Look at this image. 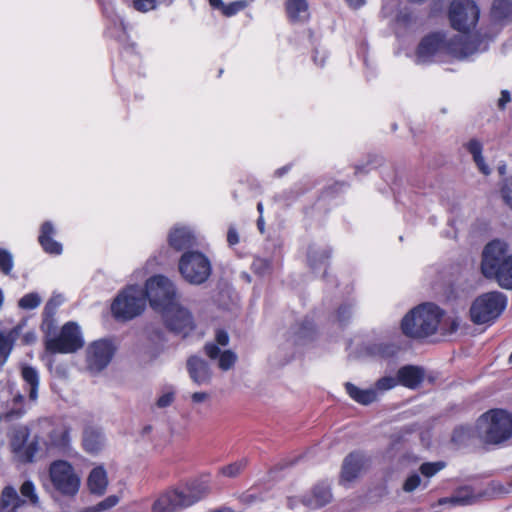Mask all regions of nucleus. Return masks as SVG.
<instances>
[{
    "mask_svg": "<svg viewBox=\"0 0 512 512\" xmlns=\"http://www.w3.org/2000/svg\"><path fill=\"white\" fill-rule=\"evenodd\" d=\"M145 301L162 314L166 328L176 335L187 337L195 329L191 312L179 304L176 285L167 276L158 274L145 282Z\"/></svg>",
    "mask_w": 512,
    "mask_h": 512,
    "instance_id": "obj_1",
    "label": "nucleus"
},
{
    "mask_svg": "<svg viewBox=\"0 0 512 512\" xmlns=\"http://www.w3.org/2000/svg\"><path fill=\"white\" fill-rule=\"evenodd\" d=\"M56 309L57 303L53 300H49L43 309L40 329L45 351L51 355L75 353L84 346L80 327L76 322L68 321L58 331Z\"/></svg>",
    "mask_w": 512,
    "mask_h": 512,
    "instance_id": "obj_2",
    "label": "nucleus"
},
{
    "mask_svg": "<svg viewBox=\"0 0 512 512\" xmlns=\"http://www.w3.org/2000/svg\"><path fill=\"white\" fill-rule=\"evenodd\" d=\"M505 241L494 239L487 243L482 252L481 273L507 290H512V254Z\"/></svg>",
    "mask_w": 512,
    "mask_h": 512,
    "instance_id": "obj_3",
    "label": "nucleus"
},
{
    "mask_svg": "<svg viewBox=\"0 0 512 512\" xmlns=\"http://www.w3.org/2000/svg\"><path fill=\"white\" fill-rule=\"evenodd\" d=\"M481 42L480 33L475 34L471 40L454 36L447 41L444 33L432 32L421 39L416 49V56L419 62H427L439 52L447 50L455 56L464 57L476 52Z\"/></svg>",
    "mask_w": 512,
    "mask_h": 512,
    "instance_id": "obj_4",
    "label": "nucleus"
},
{
    "mask_svg": "<svg viewBox=\"0 0 512 512\" xmlns=\"http://www.w3.org/2000/svg\"><path fill=\"white\" fill-rule=\"evenodd\" d=\"M443 316L444 310L438 305L425 302L405 314L401 320L400 328L407 338L425 339L437 332Z\"/></svg>",
    "mask_w": 512,
    "mask_h": 512,
    "instance_id": "obj_5",
    "label": "nucleus"
},
{
    "mask_svg": "<svg viewBox=\"0 0 512 512\" xmlns=\"http://www.w3.org/2000/svg\"><path fill=\"white\" fill-rule=\"evenodd\" d=\"M447 16L450 27L461 33L464 39L471 40L475 34L480 33L482 44L484 41H489L494 38L493 35H483L480 31H476L473 35H470L476 28L480 18V8L474 0H451Z\"/></svg>",
    "mask_w": 512,
    "mask_h": 512,
    "instance_id": "obj_6",
    "label": "nucleus"
},
{
    "mask_svg": "<svg viewBox=\"0 0 512 512\" xmlns=\"http://www.w3.org/2000/svg\"><path fill=\"white\" fill-rule=\"evenodd\" d=\"M476 426L486 444H501L512 437V413L501 408L490 409L478 418Z\"/></svg>",
    "mask_w": 512,
    "mask_h": 512,
    "instance_id": "obj_7",
    "label": "nucleus"
},
{
    "mask_svg": "<svg viewBox=\"0 0 512 512\" xmlns=\"http://www.w3.org/2000/svg\"><path fill=\"white\" fill-rule=\"evenodd\" d=\"M207 492V487L191 483L181 489H172L160 495L152 505V512H174L198 502Z\"/></svg>",
    "mask_w": 512,
    "mask_h": 512,
    "instance_id": "obj_8",
    "label": "nucleus"
},
{
    "mask_svg": "<svg viewBox=\"0 0 512 512\" xmlns=\"http://www.w3.org/2000/svg\"><path fill=\"white\" fill-rule=\"evenodd\" d=\"M507 297L499 291L479 295L470 307V319L482 325L495 322L507 307Z\"/></svg>",
    "mask_w": 512,
    "mask_h": 512,
    "instance_id": "obj_9",
    "label": "nucleus"
},
{
    "mask_svg": "<svg viewBox=\"0 0 512 512\" xmlns=\"http://www.w3.org/2000/svg\"><path fill=\"white\" fill-rule=\"evenodd\" d=\"M145 307L143 289L130 285L117 294L111 304V313L117 321L126 322L142 314Z\"/></svg>",
    "mask_w": 512,
    "mask_h": 512,
    "instance_id": "obj_10",
    "label": "nucleus"
},
{
    "mask_svg": "<svg viewBox=\"0 0 512 512\" xmlns=\"http://www.w3.org/2000/svg\"><path fill=\"white\" fill-rule=\"evenodd\" d=\"M178 270L186 282L201 285L209 279L212 265L204 253L196 250L186 251L178 261Z\"/></svg>",
    "mask_w": 512,
    "mask_h": 512,
    "instance_id": "obj_11",
    "label": "nucleus"
},
{
    "mask_svg": "<svg viewBox=\"0 0 512 512\" xmlns=\"http://www.w3.org/2000/svg\"><path fill=\"white\" fill-rule=\"evenodd\" d=\"M49 478L53 488L64 497L77 495L81 478L75 472L73 465L67 460H55L49 465Z\"/></svg>",
    "mask_w": 512,
    "mask_h": 512,
    "instance_id": "obj_12",
    "label": "nucleus"
},
{
    "mask_svg": "<svg viewBox=\"0 0 512 512\" xmlns=\"http://www.w3.org/2000/svg\"><path fill=\"white\" fill-rule=\"evenodd\" d=\"M115 353L112 342L100 339L92 342L86 350V365L91 372H100L111 362Z\"/></svg>",
    "mask_w": 512,
    "mask_h": 512,
    "instance_id": "obj_13",
    "label": "nucleus"
},
{
    "mask_svg": "<svg viewBox=\"0 0 512 512\" xmlns=\"http://www.w3.org/2000/svg\"><path fill=\"white\" fill-rule=\"evenodd\" d=\"M170 248L177 252L193 251L196 245V237L194 233L187 227H173L170 229L167 237Z\"/></svg>",
    "mask_w": 512,
    "mask_h": 512,
    "instance_id": "obj_14",
    "label": "nucleus"
},
{
    "mask_svg": "<svg viewBox=\"0 0 512 512\" xmlns=\"http://www.w3.org/2000/svg\"><path fill=\"white\" fill-rule=\"evenodd\" d=\"M28 436L29 432L27 429L21 430L14 436L11 442L13 452L17 454L25 463L32 462L39 450V443L37 439H34L25 445Z\"/></svg>",
    "mask_w": 512,
    "mask_h": 512,
    "instance_id": "obj_15",
    "label": "nucleus"
},
{
    "mask_svg": "<svg viewBox=\"0 0 512 512\" xmlns=\"http://www.w3.org/2000/svg\"><path fill=\"white\" fill-rule=\"evenodd\" d=\"M399 385L408 389H417L425 379V370L416 365H404L397 371Z\"/></svg>",
    "mask_w": 512,
    "mask_h": 512,
    "instance_id": "obj_16",
    "label": "nucleus"
},
{
    "mask_svg": "<svg viewBox=\"0 0 512 512\" xmlns=\"http://www.w3.org/2000/svg\"><path fill=\"white\" fill-rule=\"evenodd\" d=\"M203 349L210 360H218V367L222 371L230 370L237 361V355L232 350L221 351L219 346L213 342L206 343Z\"/></svg>",
    "mask_w": 512,
    "mask_h": 512,
    "instance_id": "obj_17",
    "label": "nucleus"
},
{
    "mask_svg": "<svg viewBox=\"0 0 512 512\" xmlns=\"http://www.w3.org/2000/svg\"><path fill=\"white\" fill-rule=\"evenodd\" d=\"M186 366L190 378L196 384L201 385L210 381L212 372L206 360L192 355L188 358Z\"/></svg>",
    "mask_w": 512,
    "mask_h": 512,
    "instance_id": "obj_18",
    "label": "nucleus"
},
{
    "mask_svg": "<svg viewBox=\"0 0 512 512\" xmlns=\"http://www.w3.org/2000/svg\"><path fill=\"white\" fill-rule=\"evenodd\" d=\"M55 228L50 221H44L40 227L38 242L44 252L51 255H59L62 253V245L60 242L54 240Z\"/></svg>",
    "mask_w": 512,
    "mask_h": 512,
    "instance_id": "obj_19",
    "label": "nucleus"
},
{
    "mask_svg": "<svg viewBox=\"0 0 512 512\" xmlns=\"http://www.w3.org/2000/svg\"><path fill=\"white\" fill-rule=\"evenodd\" d=\"M364 467V456L359 451L349 453L342 464L341 478L351 482L356 479Z\"/></svg>",
    "mask_w": 512,
    "mask_h": 512,
    "instance_id": "obj_20",
    "label": "nucleus"
},
{
    "mask_svg": "<svg viewBox=\"0 0 512 512\" xmlns=\"http://www.w3.org/2000/svg\"><path fill=\"white\" fill-rule=\"evenodd\" d=\"M332 499L330 487L320 483L315 485L309 495L302 498V503L310 509H318L327 505Z\"/></svg>",
    "mask_w": 512,
    "mask_h": 512,
    "instance_id": "obj_21",
    "label": "nucleus"
},
{
    "mask_svg": "<svg viewBox=\"0 0 512 512\" xmlns=\"http://www.w3.org/2000/svg\"><path fill=\"white\" fill-rule=\"evenodd\" d=\"M493 24L504 26L512 22V0H493L490 8Z\"/></svg>",
    "mask_w": 512,
    "mask_h": 512,
    "instance_id": "obj_22",
    "label": "nucleus"
},
{
    "mask_svg": "<svg viewBox=\"0 0 512 512\" xmlns=\"http://www.w3.org/2000/svg\"><path fill=\"white\" fill-rule=\"evenodd\" d=\"M332 255L330 247H320L316 244H310L307 248V262L311 269L317 270L326 266Z\"/></svg>",
    "mask_w": 512,
    "mask_h": 512,
    "instance_id": "obj_23",
    "label": "nucleus"
},
{
    "mask_svg": "<svg viewBox=\"0 0 512 512\" xmlns=\"http://www.w3.org/2000/svg\"><path fill=\"white\" fill-rule=\"evenodd\" d=\"M479 495L474 493V490L470 486H463L458 488L451 497H444L438 500L440 505L450 503L453 506H465L471 505L478 499Z\"/></svg>",
    "mask_w": 512,
    "mask_h": 512,
    "instance_id": "obj_24",
    "label": "nucleus"
},
{
    "mask_svg": "<svg viewBox=\"0 0 512 512\" xmlns=\"http://www.w3.org/2000/svg\"><path fill=\"white\" fill-rule=\"evenodd\" d=\"M344 387L349 397L361 405H369L378 398V393L373 388L361 389L351 382H346Z\"/></svg>",
    "mask_w": 512,
    "mask_h": 512,
    "instance_id": "obj_25",
    "label": "nucleus"
},
{
    "mask_svg": "<svg viewBox=\"0 0 512 512\" xmlns=\"http://www.w3.org/2000/svg\"><path fill=\"white\" fill-rule=\"evenodd\" d=\"M108 485V478L105 469L101 466L95 467L91 470L87 486L92 494L101 496L105 493Z\"/></svg>",
    "mask_w": 512,
    "mask_h": 512,
    "instance_id": "obj_26",
    "label": "nucleus"
},
{
    "mask_svg": "<svg viewBox=\"0 0 512 512\" xmlns=\"http://www.w3.org/2000/svg\"><path fill=\"white\" fill-rule=\"evenodd\" d=\"M21 378L25 383V388H28V397L31 401H36L38 398L39 389V373L36 368L30 365H24L21 368Z\"/></svg>",
    "mask_w": 512,
    "mask_h": 512,
    "instance_id": "obj_27",
    "label": "nucleus"
},
{
    "mask_svg": "<svg viewBox=\"0 0 512 512\" xmlns=\"http://www.w3.org/2000/svg\"><path fill=\"white\" fill-rule=\"evenodd\" d=\"M285 10L291 23L302 22L308 19L307 0H287Z\"/></svg>",
    "mask_w": 512,
    "mask_h": 512,
    "instance_id": "obj_28",
    "label": "nucleus"
},
{
    "mask_svg": "<svg viewBox=\"0 0 512 512\" xmlns=\"http://www.w3.org/2000/svg\"><path fill=\"white\" fill-rule=\"evenodd\" d=\"M24 503L12 486H5L0 495V512H17Z\"/></svg>",
    "mask_w": 512,
    "mask_h": 512,
    "instance_id": "obj_29",
    "label": "nucleus"
},
{
    "mask_svg": "<svg viewBox=\"0 0 512 512\" xmlns=\"http://www.w3.org/2000/svg\"><path fill=\"white\" fill-rule=\"evenodd\" d=\"M16 338L17 333L15 330H11L8 333L0 331V370H2L11 355Z\"/></svg>",
    "mask_w": 512,
    "mask_h": 512,
    "instance_id": "obj_30",
    "label": "nucleus"
},
{
    "mask_svg": "<svg viewBox=\"0 0 512 512\" xmlns=\"http://www.w3.org/2000/svg\"><path fill=\"white\" fill-rule=\"evenodd\" d=\"M465 147L468 150V152L472 154L473 160L476 163L479 171L484 175H489L491 171L489 166L485 163L484 158L482 156V143L477 139H471L465 144Z\"/></svg>",
    "mask_w": 512,
    "mask_h": 512,
    "instance_id": "obj_31",
    "label": "nucleus"
},
{
    "mask_svg": "<svg viewBox=\"0 0 512 512\" xmlns=\"http://www.w3.org/2000/svg\"><path fill=\"white\" fill-rule=\"evenodd\" d=\"M49 441L52 447L66 451L70 446V428L64 426L55 428L49 433Z\"/></svg>",
    "mask_w": 512,
    "mask_h": 512,
    "instance_id": "obj_32",
    "label": "nucleus"
},
{
    "mask_svg": "<svg viewBox=\"0 0 512 512\" xmlns=\"http://www.w3.org/2000/svg\"><path fill=\"white\" fill-rule=\"evenodd\" d=\"M114 27L120 31V34L114 35L110 28L105 31V36L109 38L115 39L118 43H120L124 49H132L134 50L136 44L134 42L129 41V34L127 32V27L122 20H115Z\"/></svg>",
    "mask_w": 512,
    "mask_h": 512,
    "instance_id": "obj_33",
    "label": "nucleus"
},
{
    "mask_svg": "<svg viewBox=\"0 0 512 512\" xmlns=\"http://www.w3.org/2000/svg\"><path fill=\"white\" fill-rule=\"evenodd\" d=\"M103 445V437L101 433L89 429L84 432L83 448L88 453H97Z\"/></svg>",
    "mask_w": 512,
    "mask_h": 512,
    "instance_id": "obj_34",
    "label": "nucleus"
},
{
    "mask_svg": "<svg viewBox=\"0 0 512 512\" xmlns=\"http://www.w3.org/2000/svg\"><path fill=\"white\" fill-rule=\"evenodd\" d=\"M474 437V429L468 425H460L454 428L451 441L457 446L466 445Z\"/></svg>",
    "mask_w": 512,
    "mask_h": 512,
    "instance_id": "obj_35",
    "label": "nucleus"
},
{
    "mask_svg": "<svg viewBox=\"0 0 512 512\" xmlns=\"http://www.w3.org/2000/svg\"><path fill=\"white\" fill-rule=\"evenodd\" d=\"M248 1L247 0H236L233 2H230L228 4H223V6L220 8V11L223 16L225 17H233L237 15L239 12L243 11L248 7Z\"/></svg>",
    "mask_w": 512,
    "mask_h": 512,
    "instance_id": "obj_36",
    "label": "nucleus"
},
{
    "mask_svg": "<svg viewBox=\"0 0 512 512\" xmlns=\"http://www.w3.org/2000/svg\"><path fill=\"white\" fill-rule=\"evenodd\" d=\"M446 467L444 461L424 462L419 467V472L425 478H431Z\"/></svg>",
    "mask_w": 512,
    "mask_h": 512,
    "instance_id": "obj_37",
    "label": "nucleus"
},
{
    "mask_svg": "<svg viewBox=\"0 0 512 512\" xmlns=\"http://www.w3.org/2000/svg\"><path fill=\"white\" fill-rule=\"evenodd\" d=\"M246 465H247V460L241 459V460L235 461L233 463H230L228 465L221 467L219 472H220V474H222L223 476H226V477H230V478L236 477L244 470Z\"/></svg>",
    "mask_w": 512,
    "mask_h": 512,
    "instance_id": "obj_38",
    "label": "nucleus"
},
{
    "mask_svg": "<svg viewBox=\"0 0 512 512\" xmlns=\"http://www.w3.org/2000/svg\"><path fill=\"white\" fill-rule=\"evenodd\" d=\"M41 299L37 293L31 292L25 294L18 302L20 308L25 310L35 309L40 305Z\"/></svg>",
    "mask_w": 512,
    "mask_h": 512,
    "instance_id": "obj_39",
    "label": "nucleus"
},
{
    "mask_svg": "<svg viewBox=\"0 0 512 512\" xmlns=\"http://www.w3.org/2000/svg\"><path fill=\"white\" fill-rule=\"evenodd\" d=\"M13 256L12 254L4 249L0 248V270L3 274L9 275L13 269Z\"/></svg>",
    "mask_w": 512,
    "mask_h": 512,
    "instance_id": "obj_40",
    "label": "nucleus"
},
{
    "mask_svg": "<svg viewBox=\"0 0 512 512\" xmlns=\"http://www.w3.org/2000/svg\"><path fill=\"white\" fill-rule=\"evenodd\" d=\"M315 333L312 321L304 319L297 328L296 334L300 339L312 338Z\"/></svg>",
    "mask_w": 512,
    "mask_h": 512,
    "instance_id": "obj_41",
    "label": "nucleus"
},
{
    "mask_svg": "<svg viewBox=\"0 0 512 512\" xmlns=\"http://www.w3.org/2000/svg\"><path fill=\"white\" fill-rule=\"evenodd\" d=\"M119 502V497L116 495H110L104 500L100 501L94 506H91L93 512H102L116 506Z\"/></svg>",
    "mask_w": 512,
    "mask_h": 512,
    "instance_id": "obj_42",
    "label": "nucleus"
},
{
    "mask_svg": "<svg viewBox=\"0 0 512 512\" xmlns=\"http://www.w3.org/2000/svg\"><path fill=\"white\" fill-rule=\"evenodd\" d=\"M158 6V0H133L132 7L141 13H147L155 10Z\"/></svg>",
    "mask_w": 512,
    "mask_h": 512,
    "instance_id": "obj_43",
    "label": "nucleus"
},
{
    "mask_svg": "<svg viewBox=\"0 0 512 512\" xmlns=\"http://www.w3.org/2000/svg\"><path fill=\"white\" fill-rule=\"evenodd\" d=\"M399 384L398 377L384 376L378 379L375 383L376 391H386L394 388Z\"/></svg>",
    "mask_w": 512,
    "mask_h": 512,
    "instance_id": "obj_44",
    "label": "nucleus"
},
{
    "mask_svg": "<svg viewBox=\"0 0 512 512\" xmlns=\"http://www.w3.org/2000/svg\"><path fill=\"white\" fill-rule=\"evenodd\" d=\"M422 483L421 477L417 473L409 475L402 485V489L406 493L416 490Z\"/></svg>",
    "mask_w": 512,
    "mask_h": 512,
    "instance_id": "obj_45",
    "label": "nucleus"
},
{
    "mask_svg": "<svg viewBox=\"0 0 512 512\" xmlns=\"http://www.w3.org/2000/svg\"><path fill=\"white\" fill-rule=\"evenodd\" d=\"M20 492L22 496L27 497L31 503L36 504L38 502V496L35 493V486L32 481H25L20 487Z\"/></svg>",
    "mask_w": 512,
    "mask_h": 512,
    "instance_id": "obj_46",
    "label": "nucleus"
},
{
    "mask_svg": "<svg viewBox=\"0 0 512 512\" xmlns=\"http://www.w3.org/2000/svg\"><path fill=\"white\" fill-rule=\"evenodd\" d=\"M351 315H352V309H351V305H349V304L340 305L336 311L337 321L341 325L346 324L348 322V320L351 318Z\"/></svg>",
    "mask_w": 512,
    "mask_h": 512,
    "instance_id": "obj_47",
    "label": "nucleus"
},
{
    "mask_svg": "<svg viewBox=\"0 0 512 512\" xmlns=\"http://www.w3.org/2000/svg\"><path fill=\"white\" fill-rule=\"evenodd\" d=\"M501 196L504 202L512 208V176L504 181L501 187Z\"/></svg>",
    "mask_w": 512,
    "mask_h": 512,
    "instance_id": "obj_48",
    "label": "nucleus"
},
{
    "mask_svg": "<svg viewBox=\"0 0 512 512\" xmlns=\"http://www.w3.org/2000/svg\"><path fill=\"white\" fill-rule=\"evenodd\" d=\"M397 21L401 25L408 27L417 22V16L412 11L403 10L398 14Z\"/></svg>",
    "mask_w": 512,
    "mask_h": 512,
    "instance_id": "obj_49",
    "label": "nucleus"
},
{
    "mask_svg": "<svg viewBox=\"0 0 512 512\" xmlns=\"http://www.w3.org/2000/svg\"><path fill=\"white\" fill-rule=\"evenodd\" d=\"M174 401V393L173 392H167L164 393L162 396H160L157 399L156 405L159 408H165L170 406Z\"/></svg>",
    "mask_w": 512,
    "mask_h": 512,
    "instance_id": "obj_50",
    "label": "nucleus"
},
{
    "mask_svg": "<svg viewBox=\"0 0 512 512\" xmlns=\"http://www.w3.org/2000/svg\"><path fill=\"white\" fill-rule=\"evenodd\" d=\"M215 340L217 346H227L229 344V335L224 329H218L215 333Z\"/></svg>",
    "mask_w": 512,
    "mask_h": 512,
    "instance_id": "obj_51",
    "label": "nucleus"
},
{
    "mask_svg": "<svg viewBox=\"0 0 512 512\" xmlns=\"http://www.w3.org/2000/svg\"><path fill=\"white\" fill-rule=\"evenodd\" d=\"M97 2L101 6L102 13L105 17H110L114 14V9L110 0H97Z\"/></svg>",
    "mask_w": 512,
    "mask_h": 512,
    "instance_id": "obj_52",
    "label": "nucleus"
},
{
    "mask_svg": "<svg viewBox=\"0 0 512 512\" xmlns=\"http://www.w3.org/2000/svg\"><path fill=\"white\" fill-rule=\"evenodd\" d=\"M511 101V95L508 90H502L500 94V98L498 99V108L500 110H504L506 108L507 103Z\"/></svg>",
    "mask_w": 512,
    "mask_h": 512,
    "instance_id": "obj_53",
    "label": "nucleus"
},
{
    "mask_svg": "<svg viewBox=\"0 0 512 512\" xmlns=\"http://www.w3.org/2000/svg\"><path fill=\"white\" fill-rule=\"evenodd\" d=\"M227 242L229 246H234L239 243V235L235 228H229L227 232Z\"/></svg>",
    "mask_w": 512,
    "mask_h": 512,
    "instance_id": "obj_54",
    "label": "nucleus"
},
{
    "mask_svg": "<svg viewBox=\"0 0 512 512\" xmlns=\"http://www.w3.org/2000/svg\"><path fill=\"white\" fill-rule=\"evenodd\" d=\"M386 345L384 344H374L372 345L370 348H369V351L373 354H379L381 356L384 355L385 353V350H386Z\"/></svg>",
    "mask_w": 512,
    "mask_h": 512,
    "instance_id": "obj_55",
    "label": "nucleus"
},
{
    "mask_svg": "<svg viewBox=\"0 0 512 512\" xmlns=\"http://www.w3.org/2000/svg\"><path fill=\"white\" fill-rule=\"evenodd\" d=\"M208 394L205 392H195L192 394L191 398L194 403H200L207 399Z\"/></svg>",
    "mask_w": 512,
    "mask_h": 512,
    "instance_id": "obj_56",
    "label": "nucleus"
},
{
    "mask_svg": "<svg viewBox=\"0 0 512 512\" xmlns=\"http://www.w3.org/2000/svg\"><path fill=\"white\" fill-rule=\"evenodd\" d=\"M291 167H292L291 164L282 166V167L276 169L274 174L276 177L280 178V177L284 176L288 171H290Z\"/></svg>",
    "mask_w": 512,
    "mask_h": 512,
    "instance_id": "obj_57",
    "label": "nucleus"
},
{
    "mask_svg": "<svg viewBox=\"0 0 512 512\" xmlns=\"http://www.w3.org/2000/svg\"><path fill=\"white\" fill-rule=\"evenodd\" d=\"M345 1L353 9H358L361 6H363L365 3V0H345Z\"/></svg>",
    "mask_w": 512,
    "mask_h": 512,
    "instance_id": "obj_58",
    "label": "nucleus"
},
{
    "mask_svg": "<svg viewBox=\"0 0 512 512\" xmlns=\"http://www.w3.org/2000/svg\"><path fill=\"white\" fill-rule=\"evenodd\" d=\"M210 6L214 9L220 10V8L223 6L224 2L222 0H208Z\"/></svg>",
    "mask_w": 512,
    "mask_h": 512,
    "instance_id": "obj_59",
    "label": "nucleus"
},
{
    "mask_svg": "<svg viewBox=\"0 0 512 512\" xmlns=\"http://www.w3.org/2000/svg\"><path fill=\"white\" fill-rule=\"evenodd\" d=\"M257 226L261 232L264 231V220L262 216H260L259 219L257 220Z\"/></svg>",
    "mask_w": 512,
    "mask_h": 512,
    "instance_id": "obj_60",
    "label": "nucleus"
},
{
    "mask_svg": "<svg viewBox=\"0 0 512 512\" xmlns=\"http://www.w3.org/2000/svg\"><path fill=\"white\" fill-rule=\"evenodd\" d=\"M33 339H34V335L33 334H29L28 333V334L25 335V342L26 343H29Z\"/></svg>",
    "mask_w": 512,
    "mask_h": 512,
    "instance_id": "obj_61",
    "label": "nucleus"
},
{
    "mask_svg": "<svg viewBox=\"0 0 512 512\" xmlns=\"http://www.w3.org/2000/svg\"><path fill=\"white\" fill-rule=\"evenodd\" d=\"M257 210L259 211L260 214H262V212H263V205H262V203H258Z\"/></svg>",
    "mask_w": 512,
    "mask_h": 512,
    "instance_id": "obj_62",
    "label": "nucleus"
},
{
    "mask_svg": "<svg viewBox=\"0 0 512 512\" xmlns=\"http://www.w3.org/2000/svg\"><path fill=\"white\" fill-rule=\"evenodd\" d=\"M3 301H4V296H3V292L2 290L0 289V307L2 306L3 304Z\"/></svg>",
    "mask_w": 512,
    "mask_h": 512,
    "instance_id": "obj_63",
    "label": "nucleus"
},
{
    "mask_svg": "<svg viewBox=\"0 0 512 512\" xmlns=\"http://www.w3.org/2000/svg\"><path fill=\"white\" fill-rule=\"evenodd\" d=\"M508 360H509L510 363H512V353L509 355Z\"/></svg>",
    "mask_w": 512,
    "mask_h": 512,
    "instance_id": "obj_64",
    "label": "nucleus"
}]
</instances>
